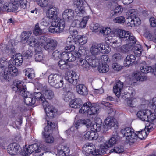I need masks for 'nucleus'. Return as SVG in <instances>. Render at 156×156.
I'll list each match as a JSON object with an SVG mask.
<instances>
[{"label": "nucleus", "mask_w": 156, "mask_h": 156, "mask_svg": "<svg viewBox=\"0 0 156 156\" xmlns=\"http://www.w3.org/2000/svg\"><path fill=\"white\" fill-rule=\"evenodd\" d=\"M98 70L100 73H105L109 71V66L107 64H102V65L99 66L98 67Z\"/></svg>", "instance_id": "nucleus-48"}, {"label": "nucleus", "mask_w": 156, "mask_h": 156, "mask_svg": "<svg viewBox=\"0 0 156 156\" xmlns=\"http://www.w3.org/2000/svg\"><path fill=\"white\" fill-rule=\"evenodd\" d=\"M85 13L84 8H77L75 9V17H82L84 15Z\"/></svg>", "instance_id": "nucleus-42"}, {"label": "nucleus", "mask_w": 156, "mask_h": 156, "mask_svg": "<svg viewBox=\"0 0 156 156\" xmlns=\"http://www.w3.org/2000/svg\"><path fill=\"white\" fill-rule=\"evenodd\" d=\"M146 35L148 39L156 43V30H154V35L150 33H148Z\"/></svg>", "instance_id": "nucleus-63"}, {"label": "nucleus", "mask_w": 156, "mask_h": 156, "mask_svg": "<svg viewBox=\"0 0 156 156\" xmlns=\"http://www.w3.org/2000/svg\"><path fill=\"white\" fill-rule=\"evenodd\" d=\"M57 79V81L52 85L56 88H59L62 87L64 83L63 80L62 76L60 77V78Z\"/></svg>", "instance_id": "nucleus-53"}, {"label": "nucleus", "mask_w": 156, "mask_h": 156, "mask_svg": "<svg viewBox=\"0 0 156 156\" xmlns=\"http://www.w3.org/2000/svg\"><path fill=\"white\" fill-rule=\"evenodd\" d=\"M101 124L95 123L94 124H91L90 128L92 132L95 133V132H99L101 130Z\"/></svg>", "instance_id": "nucleus-43"}, {"label": "nucleus", "mask_w": 156, "mask_h": 156, "mask_svg": "<svg viewBox=\"0 0 156 156\" xmlns=\"http://www.w3.org/2000/svg\"><path fill=\"white\" fill-rule=\"evenodd\" d=\"M100 32L104 37H106L110 34L111 32V30L109 27H104L101 29Z\"/></svg>", "instance_id": "nucleus-56"}, {"label": "nucleus", "mask_w": 156, "mask_h": 156, "mask_svg": "<svg viewBox=\"0 0 156 156\" xmlns=\"http://www.w3.org/2000/svg\"><path fill=\"white\" fill-rule=\"evenodd\" d=\"M27 43L30 46L32 47H38L37 40L35 38V37L32 36L31 37Z\"/></svg>", "instance_id": "nucleus-49"}, {"label": "nucleus", "mask_w": 156, "mask_h": 156, "mask_svg": "<svg viewBox=\"0 0 156 156\" xmlns=\"http://www.w3.org/2000/svg\"><path fill=\"white\" fill-rule=\"evenodd\" d=\"M76 90L78 94L86 96L88 94V91L87 87L83 84L77 85L76 86Z\"/></svg>", "instance_id": "nucleus-25"}, {"label": "nucleus", "mask_w": 156, "mask_h": 156, "mask_svg": "<svg viewBox=\"0 0 156 156\" xmlns=\"http://www.w3.org/2000/svg\"><path fill=\"white\" fill-rule=\"evenodd\" d=\"M86 59V60L82 58H79V65L80 67L84 70H88L90 68V66L89 61Z\"/></svg>", "instance_id": "nucleus-23"}, {"label": "nucleus", "mask_w": 156, "mask_h": 156, "mask_svg": "<svg viewBox=\"0 0 156 156\" xmlns=\"http://www.w3.org/2000/svg\"><path fill=\"white\" fill-rule=\"evenodd\" d=\"M63 52H61L58 50L54 51L52 55V58L54 60H57L61 58H63Z\"/></svg>", "instance_id": "nucleus-45"}, {"label": "nucleus", "mask_w": 156, "mask_h": 156, "mask_svg": "<svg viewBox=\"0 0 156 156\" xmlns=\"http://www.w3.org/2000/svg\"><path fill=\"white\" fill-rule=\"evenodd\" d=\"M90 64V66L91 67H95L98 66L100 64L99 60L98 58H96L95 57H93L88 58V57L86 58Z\"/></svg>", "instance_id": "nucleus-30"}, {"label": "nucleus", "mask_w": 156, "mask_h": 156, "mask_svg": "<svg viewBox=\"0 0 156 156\" xmlns=\"http://www.w3.org/2000/svg\"><path fill=\"white\" fill-rule=\"evenodd\" d=\"M133 49L136 56L139 57L141 56L143 51V49L140 44H136L135 45V44Z\"/></svg>", "instance_id": "nucleus-35"}, {"label": "nucleus", "mask_w": 156, "mask_h": 156, "mask_svg": "<svg viewBox=\"0 0 156 156\" xmlns=\"http://www.w3.org/2000/svg\"><path fill=\"white\" fill-rule=\"evenodd\" d=\"M23 62V57L21 54L19 53L18 54L13 55L11 58L10 63H12V65L19 66L22 64Z\"/></svg>", "instance_id": "nucleus-13"}, {"label": "nucleus", "mask_w": 156, "mask_h": 156, "mask_svg": "<svg viewBox=\"0 0 156 156\" xmlns=\"http://www.w3.org/2000/svg\"><path fill=\"white\" fill-rule=\"evenodd\" d=\"M62 54L63 59L68 62H71L75 61L76 59L73 52L71 53L64 51Z\"/></svg>", "instance_id": "nucleus-27"}, {"label": "nucleus", "mask_w": 156, "mask_h": 156, "mask_svg": "<svg viewBox=\"0 0 156 156\" xmlns=\"http://www.w3.org/2000/svg\"><path fill=\"white\" fill-rule=\"evenodd\" d=\"M94 146L90 145L89 143H86L84 145L82 149L83 151H84L86 155L89 154H91L92 150L94 149Z\"/></svg>", "instance_id": "nucleus-37"}, {"label": "nucleus", "mask_w": 156, "mask_h": 156, "mask_svg": "<svg viewBox=\"0 0 156 156\" xmlns=\"http://www.w3.org/2000/svg\"><path fill=\"white\" fill-rule=\"evenodd\" d=\"M57 44L58 42L56 40L52 39H48L44 47L45 50L48 52H51L56 48Z\"/></svg>", "instance_id": "nucleus-11"}, {"label": "nucleus", "mask_w": 156, "mask_h": 156, "mask_svg": "<svg viewBox=\"0 0 156 156\" xmlns=\"http://www.w3.org/2000/svg\"><path fill=\"white\" fill-rule=\"evenodd\" d=\"M32 33L30 32H23L21 34V41L22 42L25 43L29 41V39L31 36Z\"/></svg>", "instance_id": "nucleus-34"}, {"label": "nucleus", "mask_w": 156, "mask_h": 156, "mask_svg": "<svg viewBox=\"0 0 156 156\" xmlns=\"http://www.w3.org/2000/svg\"><path fill=\"white\" fill-rule=\"evenodd\" d=\"M14 91L18 92L19 94L24 98V101L28 105H32L35 102L34 96L26 91V87L25 83L20 80L17 81L14 83L12 87Z\"/></svg>", "instance_id": "nucleus-1"}, {"label": "nucleus", "mask_w": 156, "mask_h": 156, "mask_svg": "<svg viewBox=\"0 0 156 156\" xmlns=\"http://www.w3.org/2000/svg\"><path fill=\"white\" fill-rule=\"evenodd\" d=\"M135 94V93L133 96H128V98H125V99L127 98L126 100L127 104L129 107H133L136 105L137 102L136 100V99L132 97Z\"/></svg>", "instance_id": "nucleus-38"}, {"label": "nucleus", "mask_w": 156, "mask_h": 156, "mask_svg": "<svg viewBox=\"0 0 156 156\" xmlns=\"http://www.w3.org/2000/svg\"><path fill=\"white\" fill-rule=\"evenodd\" d=\"M148 105L152 109H154L155 112L156 111V97L153 98L150 100L148 104Z\"/></svg>", "instance_id": "nucleus-61"}, {"label": "nucleus", "mask_w": 156, "mask_h": 156, "mask_svg": "<svg viewBox=\"0 0 156 156\" xmlns=\"http://www.w3.org/2000/svg\"><path fill=\"white\" fill-rule=\"evenodd\" d=\"M137 12L135 9H131L128 11V17L135 19L137 17Z\"/></svg>", "instance_id": "nucleus-47"}, {"label": "nucleus", "mask_w": 156, "mask_h": 156, "mask_svg": "<svg viewBox=\"0 0 156 156\" xmlns=\"http://www.w3.org/2000/svg\"><path fill=\"white\" fill-rule=\"evenodd\" d=\"M113 133V136L109 140L108 142L105 143L103 144H106L107 146H108V148L116 144L117 140L118 139L119 136L117 135V133L116 132Z\"/></svg>", "instance_id": "nucleus-29"}, {"label": "nucleus", "mask_w": 156, "mask_h": 156, "mask_svg": "<svg viewBox=\"0 0 156 156\" xmlns=\"http://www.w3.org/2000/svg\"><path fill=\"white\" fill-rule=\"evenodd\" d=\"M95 134L94 132L91 131L87 132L84 135V138L89 140H96L97 137V136H95Z\"/></svg>", "instance_id": "nucleus-40"}, {"label": "nucleus", "mask_w": 156, "mask_h": 156, "mask_svg": "<svg viewBox=\"0 0 156 156\" xmlns=\"http://www.w3.org/2000/svg\"><path fill=\"white\" fill-rule=\"evenodd\" d=\"M117 32L118 37L121 41L136 42L137 40L135 37L128 31L119 29Z\"/></svg>", "instance_id": "nucleus-7"}, {"label": "nucleus", "mask_w": 156, "mask_h": 156, "mask_svg": "<svg viewBox=\"0 0 156 156\" xmlns=\"http://www.w3.org/2000/svg\"><path fill=\"white\" fill-rule=\"evenodd\" d=\"M59 9L55 7L49 8L48 10L47 16L48 18L51 19L56 17L58 14Z\"/></svg>", "instance_id": "nucleus-18"}, {"label": "nucleus", "mask_w": 156, "mask_h": 156, "mask_svg": "<svg viewBox=\"0 0 156 156\" xmlns=\"http://www.w3.org/2000/svg\"><path fill=\"white\" fill-rule=\"evenodd\" d=\"M42 30L39 26L38 23L36 25L33 31V34L36 36L40 35L42 33Z\"/></svg>", "instance_id": "nucleus-64"}, {"label": "nucleus", "mask_w": 156, "mask_h": 156, "mask_svg": "<svg viewBox=\"0 0 156 156\" xmlns=\"http://www.w3.org/2000/svg\"><path fill=\"white\" fill-rule=\"evenodd\" d=\"M30 149H32L33 152L35 153L40 152L41 150V145L35 143L30 145Z\"/></svg>", "instance_id": "nucleus-46"}, {"label": "nucleus", "mask_w": 156, "mask_h": 156, "mask_svg": "<svg viewBox=\"0 0 156 156\" xmlns=\"http://www.w3.org/2000/svg\"><path fill=\"white\" fill-rule=\"evenodd\" d=\"M48 117L50 119L54 117L57 110L53 106L49 105L47 101H43L42 105Z\"/></svg>", "instance_id": "nucleus-9"}, {"label": "nucleus", "mask_w": 156, "mask_h": 156, "mask_svg": "<svg viewBox=\"0 0 156 156\" xmlns=\"http://www.w3.org/2000/svg\"><path fill=\"white\" fill-rule=\"evenodd\" d=\"M108 148V146L105 144H101L100 145L99 149H94H94L92 151L91 154L94 155H102L105 153Z\"/></svg>", "instance_id": "nucleus-14"}, {"label": "nucleus", "mask_w": 156, "mask_h": 156, "mask_svg": "<svg viewBox=\"0 0 156 156\" xmlns=\"http://www.w3.org/2000/svg\"><path fill=\"white\" fill-rule=\"evenodd\" d=\"M34 98L37 100L41 101L43 105V103L44 101V99L43 98V93L41 94L40 92L35 93L34 94Z\"/></svg>", "instance_id": "nucleus-58"}, {"label": "nucleus", "mask_w": 156, "mask_h": 156, "mask_svg": "<svg viewBox=\"0 0 156 156\" xmlns=\"http://www.w3.org/2000/svg\"><path fill=\"white\" fill-rule=\"evenodd\" d=\"M136 42H127L126 44L122 46L120 48L119 51L123 53H127L133 49L134 45Z\"/></svg>", "instance_id": "nucleus-15"}, {"label": "nucleus", "mask_w": 156, "mask_h": 156, "mask_svg": "<svg viewBox=\"0 0 156 156\" xmlns=\"http://www.w3.org/2000/svg\"><path fill=\"white\" fill-rule=\"evenodd\" d=\"M89 18V16H87L83 18L82 20L80 21L79 27L83 28L86 27L87 23Z\"/></svg>", "instance_id": "nucleus-57"}, {"label": "nucleus", "mask_w": 156, "mask_h": 156, "mask_svg": "<svg viewBox=\"0 0 156 156\" xmlns=\"http://www.w3.org/2000/svg\"><path fill=\"white\" fill-rule=\"evenodd\" d=\"M43 98L44 101H47L46 99H51L54 97V94L52 91L48 88H46L42 91Z\"/></svg>", "instance_id": "nucleus-21"}, {"label": "nucleus", "mask_w": 156, "mask_h": 156, "mask_svg": "<svg viewBox=\"0 0 156 156\" xmlns=\"http://www.w3.org/2000/svg\"><path fill=\"white\" fill-rule=\"evenodd\" d=\"M136 57L133 55H127L124 61V64L125 66L128 67L131 65L135 61Z\"/></svg>", "instance_id": "nucleus-24"}, {"label": "nucleus", "mask_w": 156, "mask_h": 156, "mask_svg": "<svg viewBox=\"0 0 156 156\" xmlns=\"http://www.w3.org/2000/svg\"><path fill=\"white\" fill-rule=\"evenodd\" d=\"M66 42L68 46L65 48V50L67 51H69V52H71L75 49V47L73 44L75 43L73 40H70V38H67Z\"/></svg>", "instance_id": "nucleus-33"}, {"label": "nucleus", "mask_w": 156, "mask_h": 156, "mask_svg": "<svg viewBox=\"0 0 156 156\" xmlns=\"http://www.w3.org/2000/svg\"><path fill=\"white\" fill-rule=\"evenodd\" d=\"M33 152L32 149H30V145H29L27 147L25 146L23 148V151L21 152V154L23 156H29Z\"/></svg>", "instance_id": "nucleus-41"}, {"label": "nucleus", "mask_w": 156, "mask_h": 156, "mask_svg": "<svg viewBox=\"0 0 156 156\" xmlns=\"http://www.w3.org/2000/svg\"><path fill=\"white\" fill-rule=\"evenodd\" d=\"M152 69L151 66L146 65L141 67L140 68L141 72L144 73H147L151 72Z\"/></svg>", "instance_id": "nucleus-60"}, {"label": "nucleus", "mask_w": 156, "mask_h": 156, "mask_svg": "<svg viewBox=\"0 0 156 156\" xmlns=\"http://www.w3.org/2000/svg\"><path fill=\"white\" fill-rule=\"evenodd\" d=\"M100 108V106L98 105H91V106L90 107V110L88 112V114L94 115L97 114L99 112Z\"/></svg>", "instance_id": "nucleus-36"}, {"label": "nucleus", "mask_w": 156, "mask_h": 156, "mask_svg": "<svg viewBox=\"0 0 156 156\" xmlns=\"http://www.w3.org/2000/svg\"><path fill=\"white\" fill-rule=\"evenodd\" d=\"M20 145L16 143L10 144L7 147V151L10 155L14 156L17 155L21 151Z\"/></svg>", "instance_id": "nucleus-10"}, {"label": "nucleus", "mask_w": 156, "mask_h": 156, "mask_svg": "<svg viewBox=\"0 0 156 156\" xmlns=\"http://www.w3.org/2000/svg\"><path fill=\"white\" fill-rule=\"evenodd\" d=\"M87 38L84 35H77L73 39V41L75 44L78 43L81 45L87 42Z\"/></svg>", "instance_id": "nucleus-22"}, {"label": "nucleus", "mask_w": 156, "mask_h": 156, "mask_svg": "<svg viewBox=\"0 0 156 156\" xmlns=\"http://www.w3.org/2000/svg\"><path fill=\"white\" fill-rule=\"evenodd\" d=\"M123 83L120 80L118 81L116 83L113 87V91L115 95L119 98H121L123 99L128 98V96H133L135 94V91L132 87L129 89V91L126 93H122V90L123 88Z\"/></svg>", "instance_id": "nucleus-2"}, {"label": "nucleus", "mask_w": 156, "mask_h": 156, "mask_svg": "<svg viewBox=\"0 0 156 156\" xmlns=\"http://www.w3.org/2000/svg\"><path fill=\"white\" fill-rule=\"evenodd\" d=\"M98 58L99 60L100 64L106 63L110 61V60L108 56L106 55H100Z\"/></svg>", "instance_id": "nucleus-54"}, {"label": "nucleus", "mask_w": 156, "mask_h": 156, "mask_svg": "<svg viewBox=\"0 0 156 156\" xmlns=\"http://www.w3.org/2000/svg\"><path fill=\"white\" fill-rule=\"evenodd\" d=\"M116 119L112 117H107L105 120V126L108 129H111L117 124Z\"/></svg>", "instance_id": "nucleus-19"}, {"label": "nucleus", "mask_w": 156, "mask_h": 156, "mask_svg": "<svg viewBox=\"0 0 156 156\" xmlns=\"http://www.w3.org/2000/svg\"><path fill=\"white\" fill-rule=\"evenodd\" d=\"M48 40L46 37L44 36H41L39 37L37 40L38 46H42L43 45L44 46Z\"/></svg>", "instance_id": "nucleus-51"}, {"label": "nucleus", "mask_w": 156, "mask_h": 156, "mask_svg": "<svg viewBox=\"0 0 156 156\" xmlns=\"http://www.w3.org/2000/svg\"><path fill=\"white\" fill-rule=\"evenodd\" d=\"M137 133H138L136 134L137 138H139L141 140L146 137L148 135V133H147L146 132L145 129L141 131L137 132Z\"/></svg>", "instance_id": "nucleus-55"}, {"label": "nucleus", "mask_w": 156, "mask_h": 156, "mask_svg": "<svg viewBox=\"0 0 156 156\" xmlns=\"http://www.w3.org/2000/svg\"><path fill=\"white\" fill-rule=\"evenodd\" d=\"M75 16L74 11L69 9L65 10L62 15V18L67 21H71L73 20Z\"/></svg>", "instance_id": "nucleus-12"}, {"label": "nucleus", "mask_w": 156, "mask_h": 156, "mask_svg": "<svg viewBox=\"0 0 156 156\" xmlns=\"http://www.w3.org/2000/svg\"><path fill=\"white\" fill-rule=\"evenodd\" d=\"M70 106L74 108H78L80 107V104L77 99L73 100L69 104Z\"/></svg>", "instance_id": "nucleus-50"}, {"label": "nucleus", "mask_w": 156, "mask_h": 156, "mask_svg": "<svg viewBox=\"0 0 156 156\" xmlns=\"http://www.w3.org/2000/svg\"><path fill=\"white\" fill-rule=\"evenodd\" d=\"M9 74L13 76H16L18 73V70L14 66H12L11 65L8 66V68Z\"/></svg>", "instance_id": "nucleus-44"}, {"label": "nucleus", "mask_w": 156, "mask_h": 156, "mask_svg": "<svg viewBox=\"0 0 156 156\" xmlns=\"http://www.w3.org/2000/svg\"><path fill=\"white\" fill-rule=\"evenodd\" d=\"M90 28L92 31L97 32L100 30V25L98 23H93L91 24Z\"/></svg>", "instance_id": "nucleus-62"}, {"label": "nucleus", "mask_w": 156, "mask_h": 156, "mask_svg": "<svg viewBox=\"0 0 156 156\" xmlns=\"http://www.w3.org/2000/svg\"><path fill=\"white\" fill-rule=\"evenodd\" d=\"M65 27V23L63 20L56 18L52 22L49 31L53 33H60L63 31Z\"/></svg>", "instance_id": "nucleus-3"}, {"label": "nucleus", "mask_w": 156, "mask_h": 156, "mask_svg": "<svg viewBox=\"0 0 156 156\" xmlns=\"http://www.w3.org/2000/svg\"><path fill=\"white\" fill-rule=\"evenodd\" d=\"M73 94L71 92H66L63 94V99L66 102L69 101L71 99Z\"/></svg>", "instance_id": "nucleus-59"}, {"label": "nucleus", "mask_w": 156, "mask_h": 156, "mask_svg": "<svg viewBox=\"0 0 156 156\" xmlns=\"http://www.w3.org/2000/svg\"><path fill=\"white\" fill-rule=\"evenodd\" d=\"M0 51L3 54V58L9 57V54H13L16 51V46L15 44H9L8 46L3 44L0 47Z\"/></svg>", "instance_id": "nucleus-8"}, {"label": "nucleus", "mask_w": 156, "mask_h": 156, "mask_svg": "<svg viewBox=\"0 0 156 156\" xmlns=\"http://www.w3.org/2000/svg\"><path fill=\"white\" fill-rule=\"evenodd\" d=\"M137 117L143 121H153L156 118L154 113H152L151 110L145 109L139 111L137 114Z\"/></svg>", "instance_id": "nucleus-6"}, {"label": "nucleus", "mask_w": 156, "mask_h": 156, "mask_svg": "<svg viewBox=\"0 0 156 156\" xmlns=\"http://www.w3.org/2000/svg\"><path fill=\"white\" fill-rule=\"evenodd\" d=\"M78 78V76L74 71H72L71 74H69L66 77V79L73 85L77 84Z\"/></svg>", "instance_id": "nucleus-16"}, {"label": "nucleus", "mask_w": 156, "mask_h": 156, "mask_svg": "<svg viewBox=\"0 0 156 156\" xmlns=\"http://www.w3.org/2000/svg\"><path fill=\"white\" fill-rule=\"evenodd\" d=\"M55 127L54 123L47 120V126L45 127L44 131L42 132L43 137L47 143H51L53 142L54 140L51 135V133L52 129Z\"/></svg>", "instance_id": "nucleus-4"}, {"label": "nucleus", "mask_w": 156, "mask_h": 156, "mask_svg": "<svg viewBox=\"0 0 156 156\" xmlns=\"http://www.w3.org/2000/svg\"><path fill=\"white\" fill-rule=\"evenodd\" d=\"M91 106V103L90 102H87L84 103L79 110V112L82 114H87L90 110V107Z\"/></svg>", "instance_id": "nucleus-31"}, {"label": "nucleus", "mask_w": 156, "mask_h": 156, "mask_svg": "<svg viewBox=\"0 0 156 156\" xmlns=\"http://www.w3.org/2000/svg\"><path fill=\"white\" fill-rule=\"evenodd\" d=\"M101 54H107L110 51L109 46L107 44L103 43L98 44Z\"/></svg>", "instance_id": "nucleus-28"}, {"label": "nucleus", "mask_w": 156, "mask_h": 156, "mask_svg": "<svg viewBox=\"0 0 156 156\" xmlns=\"http://www.w3.org/2000/svg\"><path fill=\"white\" fill-rule=\"evenodd\" d=\"M133 77L134 80L137 81H143L146 80V77L140 72H134L133 74Z\"/></svg>", "instance_id": "nucleus-32"}, {"label": "nucleus", "mask_w": 156, "mask_h": 156, "mask_svg": "<svg viewBox=\"0 0 156 156\" xmlns=\"http://www.w3.org/2000/svg\"><path fill=\"white\" fill-rule=\"evenodd\" d=\"M90 52L92 56L96 58H99L101 54L98 45L97 43L93 44L90 49Z\"/></svg>", "instance_id": "nucleus-17"}, {"label": "nucleus", "mask_w": 156, "mask_h": 156, "mask_svg": "<svg viewBox=\"0 0 156 156\" xmlns=\"http://www.w3.org/2000/svg\"><path fill=\"white\" fill-rule=\"evenodd\" d=\"M127 25L130 27L138 26L141 23L140 20L139 18H135V19L127 17L126 20Z\"/></svg>", "instance_id": "nucleus-20"}, {"label": "nucleus", "mask_w": 156, "mask_h": 156, "mask_svg": "<svg viewBox=\"0 0 156 156\" xmlns=\"http://www.w3.org/2000/svg\"><path fill=\"white\" fill-rule=\"evenodd\" d=\"M58 151L59 156H68L69 154V148L65 145H62L61 148L58 149Z\"/></svg>", "instance_id": "nucleus-26"}, {"label": "nucleus", "mask_w": 156, "mask_h": 156, "mask_svg": "<svg viewBox=\"0 0 156 156\" xmlns=\"http://www.w3.org/2000/svg\"><path fill=\"white\" fill-rule=\"evenodd\" d=\"M124 151L123 147L122 146L119 145L115 147L113 149L110 150V152L119 154L123 152Z\"/></svg>", "instance_id": "nucleus-52"}, {"label": "nucleus", "mask_w": 156, "mask_h": 156, "mask_svg": "<svg viewBox=\"0 0 156 156\" xmlns=\"http://www.w3.org/2000/svg\"><path fill=\"white\" fill-rule=\"evenodd\" d=\"M121 133L124 136L126 137V141L130 144L136 142L137 140V134L132 128L127 127L123 128L121 130Z\"/></svg>", "instance_id": "nucleus-5"}, {"label": "nucleus", "mask_w": 156, "mask_h": 156, "mask_svg": "<svg viewBox=\"0 0 156 156\" xmlns=\"http://www.w3.org/2000/svg\"><path fill=\"white\" fill-rule=\"evenodd\" d=\"M61 76V75L56 74H51L48 77V82L51 85H52L57 81L58 80L57 79L60 78Z\"/></svg>", "instance_id": "nucleus-39"}]
</instances>
